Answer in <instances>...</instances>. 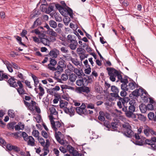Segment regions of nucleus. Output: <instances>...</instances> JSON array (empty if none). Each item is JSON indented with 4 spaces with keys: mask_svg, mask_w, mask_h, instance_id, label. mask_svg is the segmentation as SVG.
I'll use <instances>...</instances> for the list:
<instances>
[{
    "mask_svg": "<svg viewBox=\"0 0 156 156\" xmlns=\"http://www.w3.org/2000/svg\"><path fill=\"white\" fill-rule=\"evenodd\" d=\"M17 90L18 92L20 95H23L25 94V91L23 89V87L18 88Z\"/></svg>",
    "mask_w": 156,
    "mask_h": 156,
    "instance_id": "obj_42",
    "label": "nucleus"
},
{
    "mask_svg": "<svg viewBox=\"0 0 156 156\" xmlns=\"http://www.w3.org/2000/svg\"><path fill=\"white\" fill-rule=\"evenodd\" d=\"M70 21V19L69 18H66L63 19V21L64 24L66 25H68Z\"/></svg>",
    "mask_w": 156,
    "mask_h": 156,
    "instance_id": "obj_53",
    "label": "nucleus"
},
{
    "mask_svg": "<svg viewBox=\"0 0 156 156\" xmlns=\"http://www.w3.org/2000/svg\"><path fill=\"white\" fill-rule=\"evenodd\" d=\"M32 135L35 137L38 138L39 137V133L38 130H34L32 132Z\"/></svg>",
    "mask_w": 156,
    "mask_h": 156,
    "instance_id": "obj_38",
    "label": "nucleus"
},
{
    "mask_svg": "<svg viewBox=\"0 0 156 156\" xmlns=\"http://www.w3.org/2000/svg\"><path fill=\"white\" fill-rule=\"evenodd\" d=\"M76 37L75 35L71 34H69L67 37L68 42L70 43L76 41Z\"/></svg>",
    "mask_w": 156,
    "mask_h": 156,
    "instance_id": "obj_16",
    "label": "nucleus"
},
{
    "mask_svg": "<svg viewBox=\"0 0 156 156\" xmlns=\"http://www.w3.org/2000/svg\"><path fill=\"white\" fill-rule=\"evenodd\" d=\"M123 127L125 129V130H126L128 129L131 128V126L129 123H125L122 125Z\"/></svg>",
    "mask_w": 156,
    "mask_h": 156,
    "instance_id": "obj_52",
    "label": "nucleus"
},
{
    "mask_svg": "<svg viewBox=\"0 0 156 156\" xmlns=\"http://www.w3.org/2000/svg\"><path fill=\"white\" fill-rule=\"evenodd\" d=\"M127 83H122L121 85V88L122 90H128V85L127 84Z\"/></svg>",
    "mask_w": 156,
    "mask_h": 156,
    "instance_id": "obj_44",
    "label": "nucleus"
},
{
    "mask_svg": "<svg viewBox=\"0 0 156 156\" xmlns=\"http://www.w3.org/2000/svg\"><path fill=\"white\" fill-rule=\"evenodd\" d=\"M38 89L40 91V92L38 93V95L39 96L42 97L44 94V90L43 88L42 87L41 84H39L38 87Z\"/></svg>",
    "mask_w": 156,
    "mask_h": 156,
    "instance_id": "obj_27",
    "label": "nucleus"
},
{
    "mask_svg": "<svg viewBox=\"0 0 156 156\" xmlns=\"http://www.w3.org/2000/svg\"><path fill=\"white\" fill-rule=\"evenodd\" d=\"M41 24V20L39 18H37L34 22L33 25L31 27V28H34L40 25Z\"/></svg>",
    "mask_w": 156,
    "mask_h": 156,
    "instance_id": "obj_19",
    "label": "nucleus"
},
{
    "mask_svg": "<svg viewBox=\"0 0 156 156\" xmlns=\"http://www.w3.org/2000/svg\"><path fill=\"white\" fill-rule=\"evenodd\" d=\"M32 77L34 82V85L35 87H37V85L39 83V81L38 80L36 76L34 75H32Z\"/></svg>",
    "mask_w": 156,
    "mask_h": 156,
    "instance_id": "obj_31",
    "label": "nucleus"
},
{
    "mask_svg": "<svg viewBox=\"0 0 156 156\" xmlns=\"http://www.w3.org/2000/svg\"><path fill=\"white\" fill-rule=\"evenodd\" d=\"M124 134L126 136L130 137L133 135V132L130 128L124 130Z\"/></svg>",
    "mask_w": 156,
    "mask_h": 156,
    "instance_id": "obj_14",
    "label": "nucleus"
},
{
    "mask_svg": "<svg viewBox=\"0 0 156 156\" xmlns=\"http://www.w3.org/2000/svg\"><path fill=\"white\" fill-rule=\"evenodd\" d=\"M54 8V6L52 5H50L47 9V13L48 14L52 12Z\"/></svg>",
    "mask_w": 156,
    "mask_h": 156,
    "instance_id": "obj_49",
    "label": "nucleus"
},
{
    "mask_svg": "<svg viewBox=\"0 0 156 156\" xmlns=\"http://www.w3.org/2000/svg\"><path fill=\"white\" fill-rule=\"evenodd\" d=\"M99 115L98 116V119L101 121H104L105 119V113L103 111H100L99 112Z\"/></svg>",
    "mask_w": 156,
    "mask_h": 156,
    "instance_id": "obj_20",
    "label": "nucleus"
},
{
    "mask_svg": "<svg viewBox=\"0 0 156 156\" xmlns=\"http://www.w3.org/2000/svg\"><path fill=\"white\" fill-rule=\"evenodd\" d=\"M83 79L76 80V85L79 86H81L83 85Z\"/></svg>",
    "mask_w": 156,
    "mask_h": 156,
    "instance_id": "obj_43",
    "label": "nucleus"
},
{
    "mask_svg": "<svg viewBox=\"0 0 156 156\" xmlns=\"http://www.w3.org/2000/svg\"><path fill=\"white\" fill-rule=\"evenodd\" d=\"M54 66L51 65L49 64H48V69H49L50 70L52 71H56L55 68Z\"/></svg>",
    "mask_w": 156,
    "mask_h": 156,
    "instance_id": "obj_57",
    "label": "nucleus"
},
{
    "mask_svg": "<svg viewBox=\"0 0 156 156\" xmlns=\"http://www.w3.org/2000/svg\"><path fill=\"white\" fill-rule=\"evenodd\" d=\"M86 105L85 104L83 103L79 107L75 108L77 113L79 115H86L87 114V110L86 109Z\"/></svg>",
    "mask_w": 156,
    "mask_h": 156,
    "instance_id": "obj_4",
    "label": "nucleus"
},
{
    "mask_svg": "<svg viewBox=\"0 0 156 156\" xmlns=\"http://www.w3.org/2000/svg\"><path fill=\"white\" fill-rule=\"evenodd\" d=\"M136 115H137L138 118L139 120L144 121L145 120L146 118L144 115L141 114H136Z\"/></svg>",
    "mask_w": 156,
    "mask_h": 156,
    "instance_id": "obj_45",
    "label": "nucleus"
},
{
    "mask_svg": "<svg viewBox=\"0 0 156 156\" xmlns=\"http://www.w3.org/2000/svg\"><path fill=\"white\" fill-rule=\"evenodd\" d=\"M151 129L148 126H147L146 129H145L144 130V133L145 134L148 136L150 134H151Z\"/></svg>",
    "mask_w": 156,
    "mask_h": 156,
    "instance_id": "obj_33",
    "label": "nucleus"
},
{
    "mask_svg": "<svg viewBox=\"0 0 156 156\" xmlns=\"http://www.w3.org/2000/svg\"><path fill=\"white\" fill-rule=\"evenodd\" d=\"M141 99L144 102H147L148 97L147 96V93L143 90V92L141 93L140 95Z\"/></svg>",
    "mask_w": 156,
    "mask_h": 156,
    "instance_id": "obj_13",
    "label": "nucleus"
},
{
    "mask_svg": "<svg viewBox=\"0 0 156 156\" xmlns=\"http://www.w3.org/2000/svg\"><path fill=\"white\" fill-rule=\"evenodd\" d=\"M79 55L80 60L82 61V60L85 59V58H87L88 55L85 54V53H84V54L80 55Z\"/></svg>",
    "mask_w": 156,
    "mask_h": 156,
    "instance_id": "obj_62",
    "label": "nucleus"
},
{
    "mask_svg": "<svg viewBox=\"0 0 156 156\" xmlns=\"http://www.w3.org/2000/svg\"><path fill=\"white\" fill-rule=\"evenodd\" d=\"M61 78V79H58L59 82H61V80L66 81L68 79V76L66 73H63L62 75Z\"/></svg>",
    "mask_w": 156,
    "mask_h": 156,
    "instance_id": "obj_26",
    "label": "nucleus"
},
{
    "mask_svg": "<svg viewBox=\"0 0 156 156\" xmlns=\"http://www.w3.org/2000/svg\"><path fill=\"white\" fill-rule=\"evenodd\" d=\"M67 149L69 152L72 154L74 156H84L83 154L79 153L71 145H68Z\"/></svg>",
    "mask_w": 156,
    "mask_h": 156,
    "instance_id": "obj_5",
    "label": "nucleus"
},
{
    "mask_svg": "<svg viewBox=\"0 0 156 156\" xmlns=\"http://www.w3.org/2000/svg\"><path fill=\"white\" fill-rule=\"evenodd\" d=\"M54 17L56 21L61 22L62 20V18L60 16L59 14L55 13L54 14Z\"/></svg>",
    "mask_w": 156,
    "mask_h": 156,
    "instance_id": "obj_28",
    "label": "nucleus"
},
{
    "mask_svg": "<svg viewBox=\"0 0 156 156\" xmlns=\"http://www.w3.org/2000/svg\"><path fill=\"white\" fill-rule=\"evenodd\" d=\"M49 110L51 112L50 114L52 115H56L58 114V112L53 107H51L49 108Z\"/></svg>",
    "mask_w": 156,
    "mask_h": 156,
    "instance_id": "obj_35",
    "label": "nucleus"
},
{
    "mask_svg": "<svg viewBox=\"0 0 156 156\" xmlns=\"http://www.w3.org/2000/svg\"><path fill=\"white\" fill-rule=\"evenodd\" d=\"M27 141V144L29 146H34L35 145V140L31 136L28 137Z\"/></svg>",
    "mask_w": 156,
    "mask_h": 156,
    "instance_id": "obj_17",
    "label": "nucleus"
},
{
    "mask_svg": "<svg viewBox=\"0 0 156 156\" xmlns=\"http://www.w3.org/2000/svg\"><path fill=\"white\" fill-rule=\"evenodd\" d=\"M128 85V90H133L136 88V86L135 83L134 82H131L129 83Z\"/></svg>",
    "mask_w": 156,
    "mask_h": 156,
    "instance_id": "obj_23",
    "label": "nucleus"
},
{
    "mask_svg": "<svg viewBox=\"0 0 156 156\" xmlns=\"http://www.w3.org/2000/svg\"><path fill=\"white\" fill-rule=\"evenodd\" d=\"M8 114L10 117L12 118H13L15 116V112L13 110L9 109L8 112Z\"/></svg>",
    "mask_w": 156,
    "mask_h": 156,
    "instance_id": "obj_39",
    "label": "nucleus"
},
{
    "mask_svg": "<svg viewBox=\"0 0 156 156\" xmlns=\"http://www.w3.org/2000/svg\"><path fill=\"white\" fill-rule=\"evenodd\" d=\"M154 114L153 112H150L148 115V119L150 120H153L154 119Z\"/></svg>",
    "mask_w": 156,
    "mask_h": 156,
    "instance_id": "obj_46",
    "label": "nucleus"
},
{
    "mask_svg": "<svg viewBox=\"0 0 156 156\" xmlns=\"http://www.w3.org/2000/svg\"><path fill=\"white\" fill-rule=\"evenodd\" d=\"M95 89L96 91L100 94H101L102 92L103 89L100 86H98L96 87Z\"/></svg>",
    "mask_w": 156,
    "mask_h": 156,
    "instance_id": "obj_41",
    "label": "nucleus"
},
{
    "mask_svg": "<svg viewBox=\"0 0 156 156\" xmlns=\"http://www.w3.org/2000/svg\"><path fill=\"white\" fill-rule=\"evenodd\" d=\"M146 106L147 110H152L154 109V106L151 104H148Z\"/></svg>",
    "mask_w": 156,
    "mask_h": 156,
    "instance_id": "obj_59",
    "label": "nucleus"
},
{
    "mask_svg": "<svg viewBox=\"0 0 156 156\" xmlns=\"http://www.w3.org/2000/svg\"><path fill=\"white\" fill-rule=\"evenodd\" d=\"M55 72L54 73V76H55V78L57 79H58V77H60L61 75V72H60L59 71H55Z\"/></svg>",
    "mask_w": 156,
    "mask_h": 156,
    "instance_id": "obj_51",
    "label": "nucleus"
},
{
    "mask_svg": "<svg viewBox=\"0 0 156 156\" xmlns=\"http://www.w3.org/2000/svg\"><path fill=\"white\" fill-rule=\"evenodd\" d=\"M76 78L75 74L72 73L69 75V80L71 82H74L75 81Z\"/></svg>",
    "mask_w": 156,
    "mask_h": 156,
    "instance_id": "obj_29",
    "label": "nucleus"
},
{
    "mask_svg": "<svg viewBox=\"0 0 156 156\" xmlns=\"http://www.w3.org/2000/svg\"><path fill=\"white\" fill-rule=\"evenodd\" d=\"M111 90L113 92L111 93V95L112 97L116 98L119 97V96L118 95L119 90L117 87L115 86H112Z\"/></svg>",
    "mask_w": 156,
    "mask_h": 156,
    "instance_id": "obj_7",
    "label": "nucleus"
},
{
    "mask_svg": "<svg viewBox=\"0 0 156 156\" xmlns=\"http://www.w3.org/2000/svg\"><path fill=\"white\" fill-rule=\"evenodd\" d=\"M118 99H119V101H121V103L123 105V107L124 106V105L125 103L127 102L128 101V98H122L120 97H117Z\"/></svg>",
    "mask_w": 156,
    "mask_h": 156,
    "instance_id": "obj_32",
    "label": "nucleus"
},
{
    "mask_svg": "<svg viewBox=\"0 0 156 156\" xmlns=\"http://www.w3.org/2000/svg\"><path fill=\"white\" fill-rule=\"evenodd\" d=\"M61 51L62 52L65 53H67L69 52V51L67 48L64 47H62L61 48Z\"/></svg>",
    "mask_w": 156,
    "mask_h": 156,
    "instance_id": "obj_58",
    "label": "nucleus"
},
{
    "mask_svg": "<svg viewBox=\"0 0 156 156\" xmlns=\"http://www.w3.org/2000/svg\"><path fill=\"white\" fill-rule=\"evenodd\" d=\"M41 134L42 136L46 139H47L49 137V135L45 131L42 130L41 131Z\"/></svg>",
    "mask_w": 156,
    "mask_h": 156,
    "instance_id": "obj_55",
    "label": "nucleus"
},
{
    "mask_svg": "<svg viewBox=\"0 0 156 156\" xmlns=\"http://www.w3.org/2000/svg\"><path fill=\"white\" fill-rule=\"evenodd\" d=\"M76 52L78 54L80 55L85 53V51L82 48H77Z\"/></svg>",
    "mask_w": 156,
    "mask_h": 156,
    "instance_id": "obj_34",
    "label": "nucleus"
},
{
    "mask_svg": "<svg viewBox=\"0 0 156 156\" xmlns=\"http://www.w3.org/2000/svg\"><path fill=\"white\" fill-rule=\"evenodd\" d=\"M135 103L134 100H131L129 102L130 105L128 109L127 107L124 106L122 109V111L125 112L126 115L128 118L133 119L136 118V115L133 113L135 110V107L132 104Z\"/></svg>",
    "mask_w": 156,
    "mask_h": 156,
    "instance_id": "obj_1",
    "label": "nucleus"
},
{
    "mask_svg": "<svg viewBox=\"0 0 156 156\" xmlns=\"http://www.w3.org/2000/svg\"><path fill=\"white\" fill-rule=\"evenodd\" d=\"M20 154L22 156H30L29 151H26L25 152L23 151H21L20 152Z\"/></svg>",
    "mask_w": 156,
    "mask_h": 156,
    "instance_id": "obj_47",
    "label": "nucleus"
},
{
    "mask_svg": "<svg viewBox=\"0 0 156 156\" xmlns=\"http://www.w3.org/2000/svg\"><path fill=\"white\" fill-rule=\"evenodd\" d=\"M75 107H73L72 106H69L64 110V112L69 115L70 116L74 115L75 114Z\"/></svg>",
    "mask_w": 156,
    "mask_h": 156,
    "instance_id": "obj_6",
    "label": "nucleus"
},
{
    "mask_svg": "<svg viewBox=\"0 0 156 156\" xmlns=\"http://www.w3.org/2000/svg\"><path fill=\"white\" fill-rule=\"evenodd\" d=\"M69 104L68 102L65 101H62L60 102L59 106L64 111L69 106Z\"/></svg>",
    "mask_w": 156,
    "mask_h": 156,
    "instance_id": "obj_12",
    "label": "nucleus"
},
{
    "mask_svg": "<svg viewBox=\"0 0 156 156\" xmlns=\"http://www.w3.org/2000/svg\"><path fill=\"white\" fill-rule=\"evenodd\" d=\"M47 33L48 34L55 37H57L58 35L56 32H55V31L51 28L49 30H47Z\"/></svg>",
    "mask_w": 156,
    "mask_h": 156,
    "instance_id": "obj_21",
    "label": "nucleus"
},
{
    "mask_svg": "<svg viewBox=\"0 0 156 156\" xmlns=\"http://www.w3.org/2000/svg\"><path fill=\"white\" fill-rule=\"evenodd\" d=\"M49 24L50 27L54 29L56 28L57 26L56 22L55 21L52 20L49 21Z\"/></svg>",
    "mask_w": 156,
    "mask_h": 156,
    "instance_id": "obj_25",
    "label": "nucleus"
},
{
    "mask_svg": "<svg viewBox=\"0 0 156 156\" xmlns=\"http://www.w3.org/2000/svg\"><path fill=\"white\" fill-rule=\"evenodd\" d=\"M11 65L15 69H20V67L17 64L14 62H12Z\"/></svg>",
    "mask_w": 156,
    "mask_h": 156,
    "instance_id": "obj_61",
    "label": "nucleus"
},
{
    "mask_svg": "<svg viewBox=\"0 0 156 156\" xmlns=\"http://www.w3.org/2000/svg\"><path fill=\"white\" fill-rule=\"evenodd\" d=\"M139 107L141 112L144 113H145L147 110L146 106L144 104H142Z\"/></svg>",
    "mask_w": 156,
    "mask_h": 156,
    "instance_id": "obj_24",
    "label": "nucleus"
},
{
    "mask_svg": "<svg viewBox=\"0 0 156 156\" xmlns=\"http://www.w3.org/2000/svg\"><path fill=\"white\" fill-rule=\"evenodd\" d=\"M117 123L115 122H112L111 123V127L114 130H116L117 128Z\"/></svg>",
    "mask_w": 156,
    "mask_h": 156,
    "instance_id": "obj_60",
    "label": "nucleus"
},
{
    "mask_svg": "<svg viewBox=\"0 0 156 156\" xmlns=\"http://www.w3.org/2000/svg\"><path fill=\"white\" fill-rule=\"evenodd\" d=\"M58 65L62 66V67L65 68L66 65L65 64V61L63 60H60L58 63Z\"/></svg>",
    "mask_w": 156,
    "mask_h": 156,
    "instance_id": "obj_40",
    "label": "nucleus"
},
{
    "mask_svg": "<svg viewBox=\"0 0 156 156\" xmlns=\"http://www.w3.org/2000/svg\"><path fill=\"white\" fill-rule=\"evenodd\" d=\"M40 9L42 12H45L47 13V6L45 4H42L40 6Z\"/></svg>",
    "mask_w": 156,
    "mask_h": 156,
    "instance_id": "obj_30",
    "label": "nucleus"
},
{
    "mask_svg": "<svg viewBox=\"0 0 156 156\" xmlns=\"http://www.w3.org/2000/svg\"><path fill=\"white\" fill-rule=\"evenodd\" d=\"M22 136L25 141H27L28 140L29 136L25 132H22Z\"/></svg>",
    "mask_w": 156,
    "mask_h": 156,
    "instance_id": "obj_50",
    "label": "nucleus"
},
{
    "mask_svg": "<svg viewBox=\"0 0 156 156\" xmlns=\"http://www.w3.org/2000/svg\"><path fill=\"white\" fill-rule=\"evenodd\" d=\"M8 77L7 74L5 73L3 71H0V81L4 80L5 79H7Z\"/></svg>",
    "mask_w": 156,
    "mask_h": 156,
    "instance_id": "obj_22",
    "label": "nucleus"
},
{
    "mask_svg": "<svg viewBox=\"0 0 156 156\" xmlns=\"http://www.w3.org/2000/svg\"><path fill=\"white\" fill-rule=\"evenodd\" d=\"M39 142L41 144L42 146H44L45 144V141L44 140L42 137L40 138L39 137L38 138H37Z\"/></svg>",
    "mask_w": 156,
    "mask_h": 156,
    "instance_id": "obj_54",
    "label": "nucleus"
},
{
    "mask_svg": "<svg viewBox=\"0 0 156 156\" xmlns=\"http://www.w3.org/2000/svg\"><path fill=\"white\" fill-rule=\"evenodd\" d=\"M107 70L110 76L109 79L112 81L114 82L115 80L116 76L119 80H120L122 78L120 73L115 69L112 68H107Z\"/></svg>",
    "mask_w": 156,
    "mask_h": 156,
    "instance_id": "obj_2",
    "label": "nucleus"
},
{
    "mask_svg": "<svg viewBox=\"0 0 156 156\" xmlns=\"http://www.w3.org/2000/svg\"><path fill=\"white\" fill-rule=\"evenodd\" d=\"M42 36L43 37H40L41 42L45 45H48L50 42L49 39V37L44 34H43Z\"/></svg>",
    "mask_w": 156,
    "mask_h": 156,
    "instance_id": "obj_8",
    "label": "nucleus"
},
{
    "mask_svg": "<svg viewBox=\"0 0 156 156\" xmlns=\"http://www.w3.org/2000/svg\"><path fill=\"white\" fill-rule=\"evenodd\" d=\"M74 72L78 76H83V74L82 70H80L77 69H74Z\"/></svg>",
    "mask_w": 156,
    "mask_h": 156,
    "instance_id": "obj_36",
    "label": "nucleus"
},
{
    "mask_svg": "<svg viewBox=\"0 0 156 156\" xmlns=\"http://www.w3.org/2000/svg\"><path fill=\"white\" fill-rule=\"evenodd\" d=\"M140 146L142 145L144 143V141L141 140H137L134 143Z\"/></svg>",
    "mask_w": 156,
    "mask_h": 156,
    "instance_id": "obj_63",
    "label": "nucleus"
},
{
    "mask_svg": "<svg viewBox=\"0 0 156 156\" xmlns=\"http://www.w3.org/2000/svg\"><path fill=\"white\" fill-rule=\"evenodd\" d=\"M61 135V132L60 131L55 132V137L57 141L59 140L60 139V136Z\"/></svg>",
    "mask_w": 156,
    "mask_h": 156,
    "instance_id": "obj_37",
    "label": "nucleus"
},
{
    "mask_svg": "<svg viewBox=\"0 0 156 156\" xmlns=\"http://www.w3.org/2000/svg\"><path fill=\"white\" fill-rule=\"evenodd\" d=\"M145 143L150 146L149 148L151 149L154 150L156 149V144L152 141L151 139H146L145 140Z\"/></svg>",
    "mask_w": 156,
    "mask_h": 156,
    "instance_id": "obj_9",
    "label": "nucleus"
},
{
    "mask_svg": "<svg viewBox=\"0 0 156 156\" xmlns=\"http://www.w3.org/2000/svg\"><path fill=\"white\" fill-rule=\"evenodd\" d=\"M8 82L11 87H15L17 86L16 83L13 77H11L9 78L8 80Z\"/></svg>",
    "mask_w": 156,
    "mask_h": 156,
    "instance_id": "obj_11",
    "label": "nucleus"
},
{
    "mask_svg": "<svg viewBox=\"0 0 156 156\" xmlns=\"http://www.w3.org/2000/svg\"><path fill=\"white\" fill-rule=\"evenodd\" d=\"M63 67H62V66H59L58 65L56 68H55L56 71H59L60 72H62L63 71Z\"/></svg>",
    "mask_w": 156,
    "mask_h": 156,
    "instance_id": "obj_64",
    "label": "nucleus"
},
{
    "mask_svg": "<svg viewBox=\"0 0 156 156\" xmlns=\"http://www.w3.org/2000/svg\"><path fill=\"white\" fill-rule=\"evenodd\" d=\"M71 61L76 66L79 65V63L77 59L71 58Z\"/></svg>",
    "mask_w": 156,
    "mask_h": 156,
    "instance_id": "obj_48",
    "label": "nucleus"
},
{
    "mask_svg": "<svg viewBox=\"0 0 156 156\" xmlns=\"http://www.w3.org/2000/svg\"><path fill=\"white\" fill-rule=\"evenodd\" d=\"M57 63V61L55 59L50 58L49 64L55 66Z\"/></svg>",
    "mask_w": 156,
    "mask_h": 156,
    "instance_id": "obj_56",
    "label": "nucleus"
},
{
    "mask_svg": "<svg viewBox=\"0 0 156 156\" xmlns=\"http://www.w3.org/2000/svg\"><path fill=\"white\" fill-rule=\"evenodd\" d=\"M69 47L72 50H75L77 48L78 43L77 41L74 42L69 43Z\"/></svg>",
    "mask_w": 156,
    "mask_h": 156,
    "instance_id": "obj_18",
    "label": "nucleus"
},
{
    "mask_svg": "<svg viewBox=\"0 0 156 156\" xmlns=\"http://www.w3.org/2000/svg\"><path fill=\"white\" fill-rule=\"evenodd\" d=\"M59 54V51L57 50H53L50 51L49 55L52 58H56Z\"/></svg>",
    "mask_w": 156,
    "mask_h": 156,
    "instance_id": "obj_10",
    "label": "nucleus"
},
{
    "mask_svg": "<svg viewBox=\"0 0 156 156\" xmlns=\"http://www.w3.org/2000/svg\"><path fill=\"white\" fill-rule=\"evenodd\" d=\"M143 92V89L139 88L138 89H136L132 92V95L134 96L137 97L141 95V93Z\"/></svg>",
    "mask_w": 156,
    "mask_h": 156,
    "instance_id": "obj_15",
    "label": "nucleus"
},
{
    "mask_svg": "<svg viewBox=\"0 0 156 156\" xmlns=\"http://www.w3.org/2000/svg\"><path fill=\"white\" fill-rule=\"evenodd\" d=\"M51 127L55 132L60 131L63 128V124L61 122L51 121Z\"/></svg>",
    "mask_w": 156,
    "mask_h": 156,
    "instance_id": "obj_3",
    "label": "nucleus"
}]
</instances>
